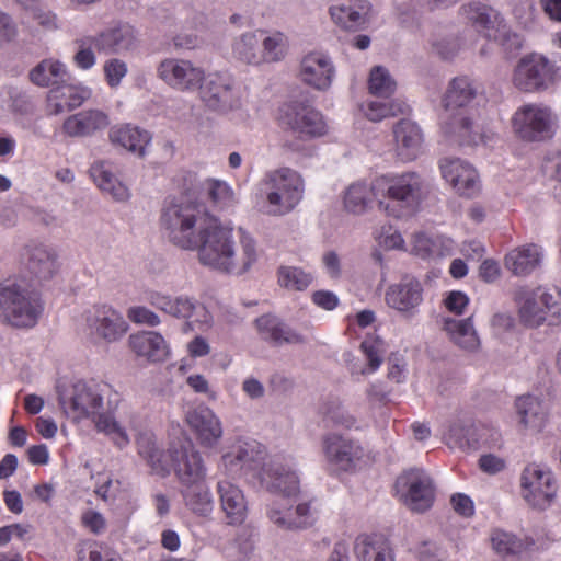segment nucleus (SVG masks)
I'll return each instance as SVG.
<instances>
[{"label": "nucleus", "mask_w": 561, "mask_h": 561, "mask_svg": "<svg viewBox=\"0 0 561 561\" xmlns=\"http://www.w3.org/2000/svg\"><path fill=\"white\" fill-rule=\"evenodd\" d=\"M57 389L59 404L67 416L76 421L91 417L96 430L108 435L117 447L124 448L129 444L126 431L112 415L118 405L119 394L110 383L95 379L78 380Z\"/></svg>", "instance_id": "f257e3e1"}, {"label": "nucleus", "mask_w": 561, "mask_h": 561, "mask_svg": "<svg viewBox=\"0 0 561 561\" xmlns=\"http://www.w3.org/2000/svg\"><path fill=\"white\" fill-rule=\"evenodd\" d=\"M139 456L146 460L152 473L165 477L170 473V459L175 476L182 485L205 481L207 469L198 450L186 440L173 444L169 448L168 456L158 447L151 433H140L136 438Z\"/></svg>", "instance_id": "f03ea898"}, {"label": "nucleus", "mask_w": 561, "mask_h": 561, "mask_svg": "<svg viewBox=\"0 0 561 561\" xmlns=\"http://www.w3.org/2000/svg\"><path fill=\"white\" fill-rule=\"evenodd\" d=\"M477 87L468 77L453 79L444 96L446 112L450 113L444 122L446 136L460 146L484 144V136L467 115L466 107L476 99Z\"/></svg>", "instance_id": "7ed1b4c3"}, {"label": "nucleus", "mask_w": 561, "mask_h": 561, "mask_svg": "<svg viewBox=\"0 0 561 561\" xmlns=\"http://www.w3.org/2000/svg\"><path fill=\"white\" fill-rule=\"evenodd\" d=\"M376 188L388 197V202L378 199L379 207L396 218L414 214L428 192L426 181L416 172L380 176Z\"/></svg>", "instance_id": "20e7f679"}, {"label": "nucleus", "mask_w": 561, "mask_h": 561, "mask_svg": "<svg viewBox=\"0 0 561 561\" xmlns=\"http://www.w3.org/2000/svg\"><path fill=\"white\" fill-rule=\"evenodd\" d=\"M262 193L264 201L257 204L260 211L270 216H284L301 202L305 182L297 171L279 168L266 173L262 181Z\"/></svg>", "instance_id": "39448f33"}, {"label": "nucleus", "mask_w": 561, "mask_h": 561, "mask_svg": "<svg viewBox=\"0 0 561 561\" xmlns=\"http://www.w3.org/2000/svg\"><path fill=\"white\" fill-rule=\"evenodd\" d=\"M211 218L199 204L172 202L162 209L160 221L171 243L183 250H193L202 226Z\"/></svg>", "instance_id": "423d86ee"}, {"label": "nucleus", "mask_w": 561, "mask_h": 561, "mask_svg": "<svg viewBox=\"0 0 561 561\" xmlns=\"http://www.w3.org/2000/svg\"><path fill=\"white\" fill-rule=\"evenodd\" d=\"M42 312L39 295L27 284L7 280L0 285V316L13 327L32 328Z\"/></svg>", "instance_id": "0eeeda50"}, {"label": "nucleus", "mask_w": 561, "mask_h": 561, "mask_svg": "<svg viewBox=\"0 0 561 561\" xmlns=\"http://www.w3.org/2000/svg\"><path fill=\"white\" fill-rule=\"evenodd\" d=\"M556 61L540 53H529L518 59L512 72V84L519 92L540 93L553 87L560 78Z\"/></svg>", "instance_id": "6e6552de"}, {"label": "nucleus", "mask_w": 561, "mask_h": 561, "mask_svg": "<svg viewBox=\"0 0 561 561\" xmlns=\"http://www.w3.org/2000/svg\"><path fill=\"white\" fill-rule=\"evenodd\" d=\"M557 115L542 103L522 105L513 115L512 124L518 138L528 142L546 141L554 135Z\"/></svg>", "instance_id": "1a4fd4ad"}, {"label": "nucleus", "mask_w": 561, "mask_h": 561, "mask_svg": "<svg viewBox=\"0 0 561 561\" xmlns=\"http://www.w3.org/2000/svg\"><path fill=\"white\" fill-rule=\"evenodd\" d=\"M232 230L224 227L217 218L206 220L196 240L198 261L204 266L221 273L228 254H231Z\"/></svg>", "instance_id": "9d476101"}, {"label": "nucleus", "mask_w": 561, "mask_h": 561, "mask_svg": "<svg viewBox=\"0 0 561 561\" xmlns=\"http://www.w3.org/2000/svg\"><path fill=\"white\" fill-rule=\"evenodd\" d=\"M399 500L412 512L424 513L435 501V484L423 469L412 468L402 472L394 483Z\"/></svg>", "instance_id": "9b49d317"}, {"label": "nucleus", "mask_w": 561, "mask_h": 561, "mask_svg": "<svg viewBox=\"0 0 561 561\" xmlns=\"http://www.w3.org/2000/svg\"><path fill=\"white\" fill-rule=\"evenodd\" d=\"M523 499L534 508L546 510L556 499L558 482L547 466L528 463L520 474Z\"/></svg>", "instance_id": "f8f14e48"}, {"label": "nucleus", "mask_w": 561, "mask_h": 561, "mask_svg": "<svg viewBox=\"0 0 561 561\" xmlns=\"http://www.w3.org/2000/svg\"><path fill=\"white\" fill-rule=\"evenodd\" d=\"M316 500H305L295 506L282 501H274L266 506L267 519L284 531H299L312 527L318 520Z\"/></svg>", "instance_id": "ddd939ff"}, {"label": "nucleus", "mask_w": 561, "mask_h": 561, "mask_svg": "<svg viewBox=\"0 0 561 561\" xmlns=\"http://www.w3.org/2000/svg\"><path fill=\"white\" fill-rule=\"evenodd\" d=\"M198 90L202 102L211 111L227 113L241 105L239 90L228 73H204Z\"/></svg>", "instance_id": "4468645a"}, {"label": "nucleus", "mask_w": 561, "mask_h": 561, "mask_svg": "<svg viewBox=\"0 0 561 561\" xmlns=\"http://www.w3.org/2000/svg\"><path fill=\"white\" fill-rule=\"evenodd\" d=\"M146 301L172 318L186 321V325H190V320L194 317L201 323H208L210 320L204 305L188 295L171 296L159 290H149L146 293Z\"/></svg>", "instance_id": "2eb2a0df"}, {"label": "nucleus", "mask_w": 561, "mask_h": 561, "mask_svg": "<svg viewBox=\"0 0 561 561\" xmlns=\"http://www.w3.org/2000/svg\"><path fill=\"white\" fill-rule=\"evenodd\" d=\"M279 121L300 137L314 138L327 133V124L322 114L311 105L293 101L279 108Z\"/></svg>", "instance_id": "dca6fc26"}, {"label": "nucleus", "mask_w": 561, "mask_h": 561, "mask_svg": "<svg viewBox=\"0 0 561 561\" xmlns=\"http://www.w3.org/2000/svg\"><path fill=\"white\" fill-rule=\"evenodd\" d=\"M466 19L472 27L489 41L505 45L513 41L518 46L520 41L516 34H510L500 14L492 8L482 3H470L461 8Z\"/></svg>", "instance_id": "f3484780"}, {"label": "nucleus", "mask_w": 561, "mask_h": 561, "mask_svg": "<svg viewBox=\"0 0 561 561\" xmlns=\"http://www.w3.org/2000/svg\"><path fill=\"white\" fill-rule=\"evenodd\" d=\"M203 68L181 58L163 59L157 67V76L170 88L181 92H194L204 79Z\"/></svg>", "instance_id": "a211bd4d"}, {"label": "nucleus", "mask_w": 561, "mask_h": 561, "mask_svg": "<svg viewBox=\"0 0 561 561\" xmlns=\"http://www.w3.org/2000/svg\"><path fill=\"white\" fill-rule=\"evenodd\" d=\"M332 22L342 31L366 30L375 18L374 7L368 0H348L329 8Z\"/></svg>", "instance_id": "6ab92c4d"}, {"label": "nucleus", "mask_w": 561, "mask_h": 561, "mask_svg": "<svg viewBox=\"0 0 561 561\" xmlns=\"http://www.w3.org/2000/svg\"><path fill=\"white\" fill-rule=\"evenodd\" d=\"M85 321L92 334L108 343L119 340L128 329L122 313L108 305L94 306L88 311Z\"/></svg>", "instance_id": "aec40b11"}, {"label": "nucleus", "mask_w": 561, "mask_h": 561, "mask_svg": "<svg viewBox=\"0 0 561 561\" xmlns=\"http://www.w3.org/2000/svg\"><path fill=\"white\" fill-rule=\"evenodd\" d=\"M443 178L465 197H474L480 192L477 171L459 158H444L439 161Z\"/></svg>", "instance_id": "412c9836"}, {"label": "nucleus", "mask_w": 561, "mask_h": 561, "mask_svg": "<svg viewBox=\"0 0 561 561\" xmlns=\"http://www.w3.org/2000/svg\"><path fill=\"white\" fill-rule=\"evenodd\" d=\"M517 425L524 434L541 433L549 421L548 410L541 399L533 394L518 397L514 403Z\"/></svg>", "instance_id": "4be33fe9"}, {"label": "nucleus", "mask_w": 561, "mask_h": 561, "mask_svg": "<svg viewBox=\"0 0 561 561\" xmlns=\"http://www.w3.org/2000/svg\"><path fill=\"white\" fill-rule=\"evenodd\" d=\"M185 420L202 446L214 447L220 440L221 422L208 407L199 404L188 410Z\"/></svg>", "instance_id": "5701e85b"}, {"label": "nucleus", "mask_w": 561, "mask_h": 561, "mask_svg": "<svg viewBox=\"0 0 561 561\" xmlns=\"http://www.w3.org/2000/svg\"><path fill=\"white\" fill-rule=\"evenodd\" d=\"M261 485L272 493L291 496L299 490V479L294 470L272 459L264 463L259 473Z\"/></svg>", "instance_id": "b1692460"}, {"label": "nucleus", "mask_w": 561, "mask_h": 561, "mask_svg": "<svg viewBox=\"0 0 561 561\" xmlns=\"http://www.w3.org/2000/svg\"><path fill=\"white\" fill-rule=\"evenodd\" d=\"M392 134L394 151L401 161H413L423 152L424 135L415 122L400 119L394 124Z\"/></svg>", "instance_id": "393cba45"}, {"label": "nucleus", "mask_w": 561, "mask_h": 561, "mask_svg": "<svg viewBox=\"0 0 561 561\" xmlns=\"http://www.w3.org/2000/svg\"><path fill=\"white\" fill-rule=\"evenodd\" d=\"M327 460L336 468L347 471L363 456V448L354 440L339 434H328L322 439Z\"/></svg>", "instance_id": "a878e982"}, {"label": "nucleus", "mask_w": 561, "mask_h": 561, "mask_svg": "<svg viewBox=\"0 0 561 561\" xmlns=\"http://www.w3.org/2000/svg\"><path fill=\"white\" fill-rule=\"evenodd\" d=\"M98 51L124 55L138 47V34L134 26L128 23H118L95 35Z\"/></svg>", "instance_id": "bb28decb"}, {"label": "nucleus", "mask_w": 561, "mask_h": 561, "mask_svg": "<svg viewBox=\"0 0 561 561\" xmlns=\"http://www.w3.org/2000/svg\"><path fill=\"white\" fill-rule=\"evenodd\" d=\"M240 238L238 249L232 242L231 254L226 261L221 273L240 276L249 272L259 260L256 241L244 229H239Z\"/></svg>", "instance_id": "cd10ccee"}, {"label": "nucleus", "mask_w": 561, "mask_h": 561, "mask_svg": "<svg viewBox=\"0 0 561 561\" xmlns=\"http://www.w3.org/2000/svg\"><path fill=\"white\" fill-rule=\"evenodd\" d=\"M421 283L410 276L403 277L398 284L388 287L386 302L400 312L411 313L423 300Z\"/></svg>", "instance_id": "c85d7f7f"}, {"label": "nucleus", "mask_w": 561, "mask_h": 561, "mask_svg": "<svg viewBox=\"0 0 561 561\" xmlns=\"http://www.w3.org/2000/svg\"><path fill=\"white\" fill-rule=\"evenodd\" d=\"M334 67L331 59L322 53L306 55L300 64L301 80L318 90H325L332 83Z\"/></svg>", "instance_id": "c756f323"}, {"label": "nucleus", "mask_w": 561, "mask_h": 561, "mask_svg": "<svg viewBox=\"0 0 561 561\" xmlns=\"http://www.w3.org/2000/svg\"><path fill=\"white\" fill-rule=\"evenodd\" d=\"M217 494L222 512L229 524H241L244 522L248 505L243 491L227 479L217 482Z\"/></svg>", "instance_id": "7c9ffc66"}, {"label": "nucleus", "mask_w": 561, "mask_h": 561, "mask_svg": "<svg viewBox=\"0 0 561 561\" xmlns=\"http://www.w3.org/2000/svg\"><path fill=\"white\" fill-rule=\"evenodd\" d=\"M110 125L108 115L100 110L81 111L69 116L62 124L64 131L70 137L91 136Z\"/></svg>", "instance_id": "2f4dec72"}, {"label": "nucleus", "mask_w": 561, "mask_h": 561, "mask_svg": "<svg viewBox=\"0 0 561 561\" xmlns=\"http://www.w3.org/2000/svg\"><path fill=\"white\" fill-rule=\"evenodd\" d=\"M108 138L112 145L138 157L145 156L146 147L151 141V135L147 130L131 124L113 126L108 131Z\"/></svg>", "instance_id": "473e14b6"}, {"label": "nucleus", "mask_w": 561, "mask_h": 561, "mask_svg": "<svg viewBox=\"0 0 561 561\" xmlns=\"http://www.w3.org/2000/svg\"><path fill=\"white\" fill-rule=\"evenodd\" d=\"M91 95L88 88L71 84L70 81L54 87L48 92V102L55 115L79 107Z\"/></svg>", "instance_id": "72a5a7b5"}, {"label": "nucleus", "mask_w": 561, "mask_h": 561, "mask_svg": "<svg viewBox=\"0 0 561 561\" xmlns=\"http://www.w3.org/2000/svg\"><path fill=\"white\" fill-rule=\"evenodd\" d=\"M256 327L263 340L276 346L283 344H301L305 339L278 318L264 314L256 319Z\"/></svg>", "instance_id": "f704fd0d"}, {"label": "nucleus", "mask_w": 561, "mask_h": 561, "mask_svg": "<svg viewBox=\"0 0 561 561\" xmlns=\"http://www.w3.org/2000/svg\"><path fill=\"white\" fill-rule=\"evenodd\" d=\"M128 343L133 352L151 362H162L169 354L164 337L158 332H139L131 334Z\"/></svg>", "instance_id": "c9c22d12"}, {"label": "nucleus", "mask_w": 561, "mask_h": 561, "mask_svg": "<svg viewBox=\"0 0 561 561\" xmlns=\"http://www.w3.org/2000/svg\"><path fill=\"white\" fill-rule=\"evenodd\" d=\"M28 77L35 85L42 88H54L71 79L66 65L53 58L44 59L38 62L30 71Z\"/></svg>", "instance_id": "e433bc0d"}, {"label": "nucleus", "mask_w": 561, "mask_h": 561, "mask_svg": "<svg viewBox=\"0 0 561 561\" xmlns=\"http://www.w3.org/2000/svg\"><path fill=\"white\" fill-rule=\"evenodd\" d=\"M541 256V249L538 245L526 244L506 254L505 267L516 276H525L539 266Z\"/></svg>", "instance_id": "4c0bfd02"}, {"label": "nucleus", "mask_w": 561, "mask_h": 561, "mask_svg": "<svg viewBox=\"0 0 561 561\" xmlns=\"http://www.w3.org/2000/svg\"><path fill=\"white\" fill-rule=\"evenodd\" d=\"M354 553L358 561H394L388 541L380 536H358L355 540Z\"/></svg>", "instance_id": "58836bf2"}, {"label": "nucleus", "mask_w": 561, "mask_h": 561, "mask_svg": "<svg viewBox=\"0 0 561 561\" xmlns=\"http://www.w3.org/2000/svg\"><path fill=\"white\" fill-rule=\"evenodd\" d=\"M379 196L381 190L376 188V180L371 184L355 182L345 191L344 206L353 214H363Z\"/></svg>", "instance_id": "ea45409f"}, {"label": "nucleus", "mask_w": 561, "mask_h": 561, "mask_svg": "<svg viewBox=\"0 0 561 561\" xmlns=\"http://www.w3.org/2000/svg\"><path fill=\"white\" fill-rule=\"evenodd\" d=\"M182 486L181 494L185 506L197 516H209L214 510V501L205 481L194 482Z\"/></svg>", "instance_id": "a19ab883"}, {"label": "nucleus", "mask_w": 561, "mask_h": 561, "mask_svg": "<svg viewBox=\"0 0 561 561\" xmlns=\"http://www.w3.org/2000/svg\"><path fill=\"white\" fill-rule=\"evenodd\" d=\"M260 459V451L255 450V446L245 444L225 454L221 457L220 466L225 469L226 473L237 476L242 470H254Z\"/></svg>", "instance_id": "79ce46f5"}, {"label": "nucleus", "mask_w": 561, "mask_h": 561, "mask_svg": "<svg viewBox=\"0 0 561 561\" xmlns=\"http://www.w3.org/2000/svg\"><path fill=\"white\" fill-rule=\"evenodd\" d=\"M543 294V288H537L526 293L519 301V318L520 321L530 328H537L547 322L546 307L541 301L540 295Z\"/></svg>", "instance_id": "37998d69"}, {"label": "nucleus", "mask_w": 561, "mask_h": 561, "mask_svg": "<svg viewBox=\"0 0 561 561\" xmlns=\"http://www.w3.org/2000/svg\"><path fill=\"white\" fill-rule=\"evenodd\" d=\"M90 174L94 183L116 201L128 198L127 187L117 180L106 162L99 161L93 163L90 168Z\"/></svg>", "instance_id": "c03bdc74"}, {"label": "nucleus", "mask_w": 561, "mask_h": 561, "mask_svg": "<svg viewBox=\"0 0 561 561\" xmlns=\"http://www.w3.org/2000/svg\"><path fill=\"white\" fill-rule=\"evenodd\" d=\"M444 327L453 341L461 348L472 351L478 347L479 339L471 317L462 320L446 319Z\"/></svg>", "instance_id": "a18cd8bd"}, {"label": "nucleus", "mask_w": 561, "mask_h": 561, "mask_svg": "<svg viewBox=\"0 0 561 561\" xmlns=\"http://www.w3.org/2000/svg\"><path fill=\"white\" fill-rule=\"evenodd\" d=\"M261 38L255 32H247L234 39L232 44L233 56L248 65H259L262 61Z\"/></svg>", "instance_id": "49530a36"}, {"label": "nucleus", "mask_w": 561, "mask_h": 561, "mask_svg": "<svg viewBox=\"0 0 561 561\" xmlns=\"http://www.w3.org/2000/svg\"><path fill=\"white\" fill-rule=\"evenodd\" d=\"M27 267L41 279H47L56 271V255L45 245H35L30 250Z\"/></svg>", "instance_id": "de8ad7c7"}, {"label": "nucleus", "mask_w": 561, "mask_h": 561, "mask_svg": "<svg viewBox=\"0 0 561 561\" xmlns=\"http://www.w3.org/2000/svg\"><path fill=\"white\" fill-rule=\"evenodd\" d=\"M491 541L494 550L503 558L516 557L526 549V542L515 535L496 529L492 533Z\"/></svg>", "instance_id": "09e8293b"}, {"label": "nucleus", "mask_w": 561, "mask_h": 561, "mask_svg": "<svg viewBox=\"0 0 561 561\" xmlns=\"http://www.w3.org/2000/svg\"><path fill=\"white\" fill-rule=\"evenodd\" d=\"M368 89L373 95L388 99L396 92L397 82L388 69L382 66H375L369 73Z\"/></svg>", "instance_id": "8fccbe9b"}, {"label": "nucleus", "mask_w": 561, "mask_h": 561, "mask_svg": "<svg viewBox=\"0 0 561 561\" xmlns=\"http://www.w3.org/2000/svg\"><path fill=\"white\" fill-rule=\"evenodd\" d=\"M477 432L478 430L474 426L454 424L449 428L447 444L450 448L476 450L480 446L479 439L477 438Z\"/></svg>", "instance_id": "3c124183"}, {"label": "nucleus", "mask_w": 561, "mask_h": 561, "mask_svg": "<svg viewBox=\"0 0 561 561\" xmlns=\"http://www.w3.org/2000/svg\"><path fill=\"white\" fill-rule=\"evenodd\" d=\"M382 347L383 342L379 339H365L360 344V350L368 360L367 368L351 369V375L356 378L362 375L375 373L382 363Z\"/></svg>", "instance_id": "603ef678"}, {"label": "nucleus", "mask_w": 561, "mask_h": 561, "mask_svg": "<svg viewBox=\"0 0 561 561\" xmlns=\"http://www.w3.org/2000/svg\"><path fill=\"white\" fill-rule=\"evenodd\" d=\"M204 188L208 199L217 208L225 209L234 203V193L226 181L207 179Z\"/></svg>", "instance_id": "864d4df0"}, {"label": "nucleus", "mask_w": 561, "mask_h": 561, "mask_svg": "<svg viewBox=\"0 0 561 561\" xmlns=\"http://www.w3.org/2000/svg\"><path fill=\"white\" fill-rule=\"evenodd\" d=\"M278 284L290 290H305L312 282V275L296 266H280Z\"/></svg>", "instance_id": "5fc2aeb1"}, {"label": "nucleus", "mask_w": 561, "mask_h": 561, "mask_svg": "<svg viewBox=\"0 0 561 561\" xmlns=\"http://www.w3.org/2000/svg\"><path fill=\"white\" fill-rule=\"evenodd\" d=\"M408 105L403 101L392 100V101H371L367 104V108L365 111V115L371 122H380L383 118L390 116H397L399 114H404L408 110Z\"/></svg>", "instance_id": "6e6d98bb"}, {"label": "nucleus", "mask_w": 561, "mask_h": 561, "mask_svg": "<svg viewBox=\"0 0 561 561\" xmlns=\"http://www.w3.org/2000/svg\"><path fill=\"white\" fill-rule=\"evenodd\" d=\"M77 51L73 55L75 65L82 69L89 70L96 64V56L93 47L98 49V41L95 35L84 36L75 41Z\"/></svg>", "instance_id": "4d7b16f0"}, {"label": "nucleus", "mask_w": 561, "mask_h": 561, "mask_svg": "<svg viewBox=\"0 0 561 561\" xmlns=\"http://www.w3.org/2000/svg\"><path fill=\"white\" fill-rule=\"evenodd\" d=\"M450 241L444 240L442 238H428L424 233H420L415 236L413 251L416 255L422 259H431L435 256H443L445 253L440 251L439 247H445L449 252L450 250Z\"/></svg>", "instance_id": "13d9d810"}, {"label": "nucleus", "mask_w": 561, "mask_h": 561, "mask_svg": "<svg viewBox=\"0 0 561 561\" xmlns=\"http://www.w3.org/2000/svg\"><path fill=\"white\" fill-rule=\"evenodd\" d=\"M263 50L262 61L273 62L285 57L287 38L283 33L276 32L261 41Z\"/></svg>", "instance_id": "bf43d9fd"}, {"label": "nucleus", "mask_w": 561, "mask_h": 561, "mask_svg": "<svg viewBox=\"0 0 561 561\" xmlns=\"http://www.w3.org/2000/svg\"><path fill=\"white\" fill-rule=\"evenodd\" d=\"M540 297L546 307L547 323L549 325L561 323V290L558 288L543 289Z\"/></svg>", "instance_id": "052dcab7"}, {"label": "nucleus", "mask_w": 561, "mask_h": 561, "mask_svg": "<svg viewBox=\"0 0 561 561\" xmlns=\"http://www.w3.org/2000/svg\"><path fill=\"white\" fill-rule=\"evenodd\" d=\"M104 78L112 89L121 85L128 72L127 64L119 58H110L103 65Z\"/></svg>", "instance_id": "680f3d73"}, {"label": "nucleus", "mask_w": 561, "mask_h": 561, "mask_svg": "<svg viewBox=\"0 0 561 561\" xmlns=\"http://www.w3.org/2000/svg\"><path fill=\"white\" fill-rule=\"evenodd\" d=\"M128 319L136 324L158 327L161 318L151 309L145 306H134L127 310Z\"/></svg>", "instance_id": "e2e57ef3"}, {"label": "nucleus", "mask_w": 561, "mask_h": 561, "mask_svg": "<svg viewBox=\"0 0 561 561\" xmlns=\"http://www.w3.org/2000/svg\"><path fill=\"white\" fill-rule=\"evenodd\" d=\"M32 526L28 524H12L0 528V546L7 545L12 538L26 540L30 538Z\"/></svg>", "instance_id": "0e129e2a"}, {"label": "nucleus", "mask_w": 561, "mask_h": 561, "mask_svg": "<svg viewBox=\"0 0 561 561\" xmlns=\"http://www.w3.org/2000/svg\"><path fill=\"white\" fill-rule=\"evenodd\" d=\"M445 307L456 314H462L469 304V297L460 290L450 291L444 299Z\"/></svg>", "instance_id": "69168bd1"}, {"label": "nucleus", "mask_w": 561, "mask_h": 561, "mask_svg": "<svg viewBox=\"0 0 561 561\" xmlns=\"http://www.w3.org/2000/svg\"><path fill=\"white\" fill-rule=\"evenodd\" d=\"M505 467V460L496 455L484 454L479 458V468L488 474H496L503 471Z\"/></svg>", "instance_id": "338daca9"}, {"label": "nucleus", "mask_w": 561, "mask_h": 561, "mask_svg": "<svg viewBox=\"0 0 561 561\" xmlns=\"http://www.w3.org/2000/svg\"><path fill=\"white\" fill-rule=\"evenodd\" d=\"M312 301L324 310H333L339 305L337 296L330 290H317L312 294Z\"/></svg>", "instance_id": "774afa93"}]
</instances>
